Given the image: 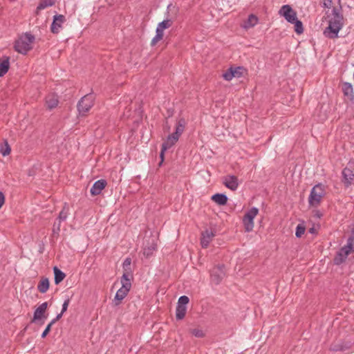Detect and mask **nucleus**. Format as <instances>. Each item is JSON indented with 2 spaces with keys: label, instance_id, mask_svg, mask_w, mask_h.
Listing matches in <instances>:
<instances>
[{
  "label": "nucleus",
  "instance_id": "f257e3e1",
  "mask_svg": "<svg viewBox=\"0 0 354 354\" xmlns=\"http://www.w3.org/2000/svg\"><path fill=\"white\" fill-rule=\"evenodd\" d=\"M344 25V18L337 9L334 8L330 17L328 26L324 31L326 37L334 39L338 37L339 30Z\"/></svg>",
  "mask_w": 354,
  "mask_h": 354
},
{
  "label": "nucleus",
  "instance_id": "f03ea898",
  "mask_svg": "<svg viewBox=\"0 0 354 354\" xmlns=\"http://www.w3.org/2000/svg\"><path fill=\"white\" fill-rule=\"evenodd\" d=\"M132 274L130 272H124L121 277L122 287L116 292L113 302L115 306H118L122 301L127 297L131 288Z\"/></svg>",
  "mask_w": 354,
  "mask_h": 354
},
{
  "label": "nucleus",
  "instance_id": "7ed1b4c3",
  "mask_svg": "<svg viewBox=\"0 0 354 354\" xmlns=\"http://www.w3.org/2000/svg\"><path fill=\"white\" fill-rule=\"evenodd\" d=\"M34 40V36L30 33L21 35L15 42V50L20 53L26 54L32 48Z\"/></svg>",
  "mask_w": 354,
  "mask_h": 354
},
{
  "label": "nucleus",
  "instance_id": "20e7f679",
  "mask_svg": "<svg viewBox=\"0 0 354 354\" xmlns=\"http://www.w3.org/2000/svg\"><path fill=\"white\" fill-rule=\"evenodd\" d=\"M325 188L322 184L315 185L310 191L308 203L310 206L317 207L325 195Z\"/></svg>",
  "mask_w": 354,
  "mask_h": 354
},
{
  "label": "nucleus",
  "instance_id": "39448f33",
  "mask_svg": "<svg viewBox=\"0 0 354 354\" xmlns=\"http://www.w3.org/2000/svg\"><path fill=\"white\" fill-rule=\"evenodd\" d=\"M173 24V21L171 19H166L160 22L156 30V35L152 39L151 45L155 46L159 41H160L164 36V30L170 28Z\"/></svg>",
  "mask_w": 354,
  "mask_h": 354
},
{
  "label": "nucleus",
  "instance_id": "423d86ee",
  "mask_svg": "<svg viewBox=\"0 0 354 354\" xmlns=\"http://www.w3.org/2000/svg\"><path fill=\"white\" fill-rule=\"evenodd\" d=\"M93 100L94 97L91 94L84 95L79 102L77 105L80 113L82 115L86 114L93 106Z\"/></svg>",
  "mask_w": 354,
  "mask_h": 354
},
{
  "label": "nucleus",
  "instance_id": "0eeeda50",
  "mask_svg": "<svg viewBox=\"0 0 354 354\" xmlns=\"http://www.w3.org/2000/svg\"><path fill=\"white\" fill-rule=\"evenodd\" d=\"M259 209L256 207L251 208L244 216L243 222L247 232H250L254 227V218L258 214Z\"/></svg>",
  "mask_w": 354,
  "mask_h": 354
},
{
  "label": "nucleus",
  "instance_id": "6e6552de",
  "mask_svg": "<svg viewBox=\"0 0 354 354\" xmlns=\"http://www.w3.org/2000/svg\"><path fill=\"white\" fill-rule=\"evenodd\" d=\"M353 250L354 245L349 244V243L347 242L346 245L340 249L337 256L335 257L334 259L335 264L339 265L344 262L348 256V254H350Z\"/></svg>",
  "mask_w": 354,
  "mask_h": 354
},
{
  "label": "nucleus",
  "instance_id": "1a4fd4ad",
  "mask_svg": "<svg viewBox=\"0 0 354 354\" xmlns=\"http://www.w3.org/2000/svg\"><path fill=\"white\" fill-rule=\"evenodd\" d=\"M279 14L290 23L295 21L297 18L296 12L289 5L283 6L279 10Z\"/></svg>",
  "mask_w": 354,
  "mask_h": 354
},
{
  "label": "nucleus",
  "instance_id": "9d476101",
  "mask_svg": "<svg viewBox=\"0 0 354 354\" xmlns=\"http://www.w3.org/2000/svg\"><path fill=\"white\" fill-rule=\"evenodd\" d=\"M225 275L223 266H218L211 271L212 280L216 284L219 283Z\"/></svg>",
  "mask_w": 354,
  "mask_h": 354
},
{
  "label": "nucleus",
  "instance_id": "9b49d317",
  "mask_svg": "<svg viewBox=\"0 0 354 354\" xmlns=\"http://www.w3.org/2000/svg\"><path fill=\"white\" fill-rule=\"evenodd\" d=\"M65 21L66 18L64 15H55L50 27L52 32L58 33L62 28V25L65 22Z\"/></svg>",
  "mask_w": 354,
  "mask_h": 354
},
{
  "label": "nucleus",
  "instance_id": "f8f14e48",
  "mask_svg": "<svg viewBox=\"0 0 354 354\" xmlns=\"http://www.w3.org/2000/svg\"><path fill=\"white\" fill-rule=\"evenodd\" d=\"M223 182L225 187L231 189L232 191L236 190L239 187L238 178L235 176H226L223 178Z\"/></svg>",
  "mask_w": 354,
  "mask_h": 354
},
{
  "label": "nucleus",
  "instance_id": "ddd939ff",
  "mask_svg": "<svg viewBox=\"0 0 354 354\" xmlns=\"http://www.w3.org/2000/svg\"><path fill=\"white\" fill-rule=\"evenodd\" d=\"M214 236L215 231L214 230H206L205 232H203L202 233V238L201 241L202 247L207 248Z\"/></svg>",
  "mask_w": 354,
  "mask_h": 354
},
{
  "label": "nucleus",
  "instance_id": "4468645a",
  "mask_svg": "<svg viewBox=\"0 0 354 354\" xmlns=\"http://www.w3.org/2000/svg\"><path fill=\"white\" fill-rule=\"evenodd\" d=\"M106 182L105 180H99L95 182L92 187L91 188V194L93 196H97L100 194L102 191L105 188Z\"/></svg>",
  "mask_w": 354,
  "mask_h": 354
},
{
  "label": "nucleus",
  "instance_id": "2eb2a0df",
  "mask_svg": "<svg viewBox=\"0 0 354 354\" xmlns=\"http://www.w3.org/2000/svg\"><path fill=\"white\" fill-rule=\"evenodd\" d=\"M48 308V303L44 302L41 305H39L37 309L35 310L33 320H39L42 318H45L44 315L45 312Z\"/></svg>",
  "mask_w": 354,
  "mask_h": 354
},
{
  "label": "nucleus",
  "instance_id": "dca6fc26",
  "mask_svg": "<svg viewBox=\"0 0 354 354\" xmlns=\"http://www.w3.org/2000/svg\"><path fill=\"white\" fill-rule=\"evenodd\" d=\"M344 183L346 186L351 185L354 180V174L353 170L349 167H346L342 171Z\"/></svg>",
  "mask_w": 354,
  "mask_h": 354
},
{
  "label": "nucleus",
  "instance_id": "f3484780",
  "mask_svg": "<svg viewBox=\"0 0 354 354\" xmlns=\"http://www.w3.org/2000/svg\"><path fill=\"white\" fill-rule=\"evenodd\" d=\"M342 90L344 95L347 97V99L351 101L354 100V92L351 84L348 82L343 83L342 85Z\"/></svg>",
  "mask_w": 354,
  "mask_h": 354
},
{
  "label": "nucleus",
  "instance_id": "a211bd4d",
  "mask_svg": "<svg viewBox=\"0 0 354 354\" xmlns=\"http://www.w3.org/2000/svg\"><path fill=\"white\" fill-rule=\"evenodd\" d=\"M179 137L180 136L176 134L175 132L168 136L167 140L162 145V146H164V149H169L172 146H174L176 144V142L178 140Z\"/></svg>",
  "mask_w": 354,
  "mask_h": 354
},
{
  "label": "nucleus",
  "instance_id": "6ab92c4d",
  "mask_svg": "<svg viewBox=\"0 0 354 354\" xmlns=\"http://www.w3.org/2000/svg\"><path fill=\"white\" fill-rule=\"evenodd\" d=\"M156 250V243L154 240L152 239L151 242H148L145 245L143 248V254L146 257H149L152 255L153 252Z\"/></svg>",
  "mask_w": 354,
  "mask_h": 354
},
{
  "label": "nucleus",
  "instance_id": "aec40b11",
  "mask_svg": "<svg viewBox=\"0 0 354 354\" xmlns=\"http://www.w3.org/2000/svg\"><path fill=\"white\" fill-rule=\"evenodd\" d=\"M58 104V97L55 94H49L46 98V105L48 109L55 108Z\"/></svg>",
  "mask_w": 354,
  "mask_h": 354
},
{
  "label": "nucleus",
  "instance_id": "412c9836",
  "mask_svg": "<svg viewBox=\"0 0 354 354\" xmlns=\"http://www.w3.org/2000/svg\"><path fill=\"white\" fill-rule=\"evenodd\" d=\"M212 200L219 205H224L227 203V197L223 194H216L212 196Z\"/></svg>",
  "mask_w": 354,
  "mask_h": 354
},
{
  "label": "nucleus",
  "instance_id": "4be33fe9",
  "mask_svg": "<svg viewBox=\"0 0 354 354\" xmlns=\"http://www.w3.org/2000/svg\"><path fill=\"white\" fill-rule=\"evenodd\" d=\"M258 22V18L254 15H250L248 20L244 23L243 27L245 29H249L254 27Z\"/></svg>",
  "mask_w": 354,
  "mask_h": 354
},
{
  "label": "nucleus",
  "instance_id": "5701e85b",
  "mask_svg": "<svg viewBox=\"0 0 354 354\" xmlns=\"http://www.w3.org/2000/svg\"><path fill=\"white\" fill-rule=\"evenodd\" d=\"M49 288V280L47 278H42L39 281L37 289L41 293H45Z\"/></svg>",
  "mask_w": 354,
  "mask_h": 354
},
{
  "label": "nucleus",
  "instance_id": "b1692460",
  "mask_svg": "<svg viewBox=\"0 0 354 354\" xmlns=\"http://www.w3.org/2000/svg\"><path fill=\"white\" fill-rule=\"evenodd\" d=\"M53 272L55 274V284H59L64 280L66 274L57 267H54Z\"/></svg>",
  "mask_w": 354,
  "mask_h": 354
},
{
  "label": "nucleus",
  "instance_id": "393cba45",
  "mask_svg": "<svg viewBox=\"0 0 354 354\" xmlns=\"http://www.w3.org/2000/svg\"><path fill=\"white\" fill-rule=\"evenodd\" d=\"M10 67L9 57H3L1 58V77L4 75L8 71Z\"/></svg>",
  "mask_w": 354,
  "mask_h": 354
},
{
  "label": "nucleus",
  "instance_id": "a878e982",
  "mask_svg": "<svg viewBox=\"0 0 354 354\" xmlns=\"http://www.w3.org/2000/svg\"><path fill=\"white\" fill-rule=\"evenodd\" d=\"M186 125L185 120L183 118H180L178 120L176 127V134H178L180 136V135L184 131L185 127Z\"/></svg>",
  "mask_w": 354,
  "mask_h": 354
},
{
  "label": "nucleus",
  "instance_id": "bb28decb",
  "mask_svg": "<svg viewBox=\"0 0 354 354\" xmlns=\"http://www.w3.org/2000/svg\"><path fill=\"white\" fill-rule=\"evenodd\" d=\"M350 348V345L348 344L344 343H336L333 344L330 346V349L334 351H343L348 349Z\"/></svg>",
  "mask_w": 354,
  "mask_h": 354
},
{
  "label": "nucleus",
  "instance_id": "cd10ccee",
  "mask_svg": "<svg viewBox=\"0 0 354 354\" xmlns=\"http://www.w3.org/2000/svg\"><path fill=\"white\" fill-rule=\"evenodd\" d=\"M187 306H180L177 305L176 310V317L177 319H182L185 316Z\"/></svg>",
  "mask_w": 354,
  "mask_h": 354
},
{
  "label": "nucleus",
  "instance_id": "c85d7f7f",
  "mask_svg": "<svg viewBox=\"0 0 354 354\" xmlns=\"http://www.w3.org/2000/svg\"><path fill=\"white\" fill-rule=\"evenodd\" d=\"M61 318V315H57V317L53 319L46 326V328H45V330H44V332L42 333L41 334V337L42 338H44L46 337V335H48V333H49V331L50 330V328L52 327V326L57 322L58 321L59 319Z\"/></svg>",
  "mask_w": 354,
  "mask_h": 354
},
{
  "label": "nucleus",
  "instance_id": "c756f323",
  "mask_svg": "<svg viewBox=\"0 0 354 354\" xmlns=\"http://www.w3.org/2000/svg\"><path fill=\"white\" fill-rule=\"evenodd\" d=\"M55 3L54 0H42L37 6L38 10H44L48 7L52 6Z\"/></svg>",
  "mask_w": 354,
  "mask_h": 354
},
{
  "label": "nucleus",
  "instance_id": "7c9ffc66",
  "mask_svg": "<svg viewBox=\"0 0 354 354\" xmlns=\"http://www.w3.org/2000/svg\"><path fill=\"white\" fill-rule=\"evenodd\" d=\"M68 209L66 207H64L62 210L60 212L59 214V223L57 224V230H59L60 223L63 221H65L68 216Z\"/></svg>",
  "mask_w": 354,
  "mask_h": 354
},
{
  "label": "nucleus",
  "instance_id": "2f4dec72",
  "mask_svg": "<svg viewBox=\"0 0 354 354\" xmlns=\"http://www.w3.org/2000/svg\"><path fill=\"white\" fill-rule=\"evenodd\" d=\"M292 24H295V30L297 34H301L304 32L303 24L301 21L296 19Z\"/></svg>",
  "mask_w": 354,
  "mask_h": 354
},
{
  "label": "nucleus",
  "instance_id": "473e14b6",
  "mask_svg": "<svg viewBox=\"0 0 354 354\" xmlns=\"http://www.w3.org/2000/svg\"><path fill=\"white\" fill-rule=\"evenodd\" d=\"M11 148L6 140L3 142V146L1 147V155L7 156L10 154Z\"/></svg>",
  "mask_w": 354,
  "mask_h": 354
},
{
  "label": "nucleus",
  "instance_id": "72a5a7b5",
  "mask_svg": "<svg viewBox=\"0 0 354 354\" xmlns=\"http://www.w3.org/2000/svg\"><path fill=\"white\" fill-rule=\"evenodd\" d=\"M305 226L302 224H299L296 227L295 235L297 237L300 238L305 232Z\"/></svg>",
  "mask_w": 354,
  "mask_h": 354
},
{
  "label": "nucleus",
  "instance_id": "f704fd0d",
  "mask_svg": "<svg viewBox=\"0 0 354 354\" xmlns=\"http://www.w3.org/2000/svg\"><path fill=\"white\" fill-rule=\"evenodd\" d=\"M223 77L227 81H230L233 77H234V73L232 72V68H230L225 71L223 74Z\"/></svg>",
  "mask_w": 354,
  "mask_h": 354
},
{
  "label": "nucleus",
  "instance_id": "c9c22d12",
  "mask_svg": "<svg viewBox=\"0 0 354 354\" xmlns=\"http://www.w3.org/2000/svg\"><path fill=\"white\" fill-rule=\"evenodd\" d=\"M189 301V299L188 297L183 295V296L180 297V298L178 299L177 305L180 306H187Z\"/></svg>",
  "mask_w": 354,
  "mask_h": 354
},
{
  "label": "nucleus",
  "instance_id": "e433bc0d",
  "mask_svg": "<svg viewBox=\"0 0 354 354\" xmlns=\"http://www.w3.org/2000/svg\"><path fill=\"white\" fill-rule=\"evenodd\" d=\"M191 333L197 337H202L204 336V333H203V330H201V329H198V328H194V329L191 330Z\"/></svg>",
  "mask_w": 354,
  "mask_h": 354
},
{
  "label": "nucleus",
  "instance_id": "4c0bfd02",
  "mask_svg": "<svg viewBox=\"0 0 354 354\" xmlns=\"http://www.w3.org/2000/svg\"><path fill=\"white\" fill-rule=\"evenodd\" d=\"M70 303V299H67L64 301V304H62V309L61 313L59 315H61V317H62L63 314L67 310V308L68 307Z\"/></svg>",
  "mask_w": 354,
  "mask_h": 354
},
{
  "label": "nucleus",
  "instance_id": "58836bf2",
  "mask_svg": "<svg viewBox=\"0 0 354 354\" xmlns=\"http://www.w3.org/2000/svg\"><path fill=\"white\" fill-rule=\"evenodd\" d=\"M347 242H348L349 244L354 245V226L352 227L351 230V234L348 238Z\"/></svg>",
  "mask_w": 354,
  "mask_h": 354
},
{
  "label": "nucleus",
  "instance_id": "ea45409f",
  "mask_svg": "<svg viewBox=\"0 0 354 354\" xmlns=\"http://www.w3.org/2000/svg\"><path fill=\"white\" fill-rule=\"evenodd\" d=\"M242 70L243 69L241 67H238V68H232V72H233V73H234V77H240L242 74V72H241Z\"/></svg>",
  "mask_w": 354,
  "mask_h": 354
},
{
  "label": "nucleus",
  "instance_id": "a19ab883",
  "mask_svg": "<svg viewBox=\"0 0 354 354\" xmlns=\"http://www.w3.org/2000/svg\"><path fill=\"white\" fill-rule=\"evenodd\" d=\"M131 265V259L127 258L124 260V263H123V267H124V269L125 270L124 272H130L129 271L127 270V268Z\"/></svg>",
  "mask_w": 354,
  "mask_h": 354
},
{
  "label": "nucleus",
  "instance_id": "79ce46f5",
  "mask_svg": "<svg viewBox=\"0 0 354 354\" xmlns=\"http://www.w3.org/2000/svg\"><path fill=\"white\" fill-rule=\"evenodd\" d=\"M167 149H164V146L162 145V149H161V151H160V158H161V162H160V164L163 162L164 160V153L165 152L167 151Z\"/></svg>",
  "mask_w": 354,
  "mask_h": 354
},
{
  "label": "nucleus",
  "instance_id": "37998d69",
  "mask_svg": "<svg viewBox=\"0 0 354 354\" xmlns=\"http://www.w3.org/2000/svg\"><path fill=\"white\" fill-rule=\"evenodd\" d=\"M5 198L3 194L1 193V205L4 203Z\"/></svg>",
  "mask_w": 354,
  "mask_h": 354
}]
</instances>
